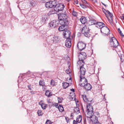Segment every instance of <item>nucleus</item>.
Returning a JSON list of instances; mask_svg holds the SVG:
<instances>
[{
    "label": "nucleus",
    "instance_id": "nucleus-9",
    "mask_svg": "<svg viewBox=\"0 0 124 124\" xmlns=\"http://www.w3.org/2000/svg\"><path fill=\"white\" fill-rule=\"evenodd\" d=\"M79 85L82 86H84L87 83V81L85 77L80 76Z\"/></svg>",
    "mask_w": 124,
    "mask_h": 124
},
{
    "label": "nucleus",
    "instance_id": "nucleus-28",
    "mask_svg": "<svg viewBox=\"0 0 124 124\" xmlns=\"http://www.w3.org/2000/svg\"><path fill=\"white\" fill-rule=\"evenodd\" d=\"M82 117L81 116H77L76 119L77 122L78 123H80L82 120Z\"/></svg>",
    "mask_w": 124,
    "mask_h": 124
},
{
    "label": "nucleus",
    "instance_id": "nucleus-55",
    "mask_svg": "<svg viewBox=\"0 0 124 124\" xmlns=\"http://www.w3.org/2000/svg\"><path fill=\"white\" fill-rule=\"evenodd\" d=\"M92 0L94 3L96 2H97L96 0Z\"/></svg>",
    "mask_w": 124,
    "mask_h": 124
},
{
    "label": "nucleus",
    "instance_id": "nucleus-54",
    "mask_svg": "<svg viewBox=\"0 0 124 124\" xmlns=\"http://www.w3.org/2000/svg\"><path fill=\"white\" fill-rule=\"evenodd\" d=\"M71 91L72 92H75V90L74 89H71Z\"/></svg>",
    "mask_w": 124,
    "mask_h": 124
},
{
    "label": "nucleus",
    "instance_id": "nucleus-23",
    "mask_svg": "<svg viewBox=\"0 0 124 124\" xmlns=\"http://www.w3.org/2000/svg\"><path fill=\"white\" fill-rule=\"evenodd\" d=\"M52 5L51 1L47 2H46L45 4L46 7L48 8H52Z\"/></svg>",
    "mask_w": 124,
    "mask_h": 124
},
{
    "label": "nucleus",
    "instance_id": "nucleus-24",
    "mask_svg": "<svg viewBox=\"0 0 124 124\" xmlns=\"http://www.w3.org/2000/svg\"><path fill=\"white\" fill-rule=\"evenodd\" d=\"M47 19V16H44L42 17L41 21V22L42 24H43L45 23V21Z\"/></svg>",
    "mask_w": 124,
    "mask_h": 124
},
{
    "label": "nucleus",
    "instance_id": "nucleus-8",
    "mask_svg": "<svg viewBox=\"0 0 124 124\" xmlns=\"http://www.w3.org/2000/svg\"><path fill=\"white\" fill-rule=\"evenodd\" d=\"M64 7V5L63 4H58L56 6L54 7V9L56 12H59L63 10Z\"/></svg>",
    "mask_w": 124,
    "mask_h": 124
},
{
    "label": "nucleus",
    "instance_id": "nucleus-13",
    "mask_svg": "<svg viewBox=\"0 0 124 124\" xmlns=\"http://www.w3.org/2000/svg\"><path fill=\"white\" fill-rule=\"evenodd\" d=\"M63 35L64 37L67 39H69V38L71 36V33L69 30H66L63 32Z\"/></svg>",
    "mask_w": 124,
    "mask_h": 124
},
{
    "label": "nucleus",
    "instance_id": "nucleus-26",
    "mask_svg": "<svg viewBox=\"0 0 124 124\" xmlns=\"http://www.w3.org/2000/svg\"><path fill=\"white\" fill-rule=\"evenodd\" d=\"M69 85V84L68 83L63 82L62 83V86L63 88L66 89L67 88Z\"/></svg>",
    "mask_w": 124,
    "mask_h": 124
},
{
    "label": "nucleus",
    "instance_id": "nucleus-58",
    "mask_svg": "<svg viewBox=\"0 0 124 124\" xmlns=\"http://www.w3.org/2000/svg\"><path fill=\"white\" fill-rule=\"evenodd\" d=\"M69 79H70V81H71V78H70Z\"/></svg>",
    "mask_w": 124,
    "mask_h": 124
},
{
    "label": "nucleus",
    "instance_id": "nucleus-31",
    "mask_svg": "<svg viewBox=\"0 0 124 124\" xmlns=\"http://www.w3.org/2000/svg\"><path fill=\"white\" fill-rule=\"evenodd\" d=\"M41 106L42 109H44L46 108L47 106V105L45 104H41Z\"/></svg>",
    "mask_w": 124,
    "mask_h": 124
},
{
    "label": "nucleus",
    "instance_id": "nucleus-48",
    "mask_svg": "<svg viewBox=\"0 0 124 124\" xmlns=\"http://www.w3.org/2000/svg\"><path fill=\"white\" fill-rule=\"evenodd\" d=\"M77 122H77V121L74 120H73V124H77Z\"/></svg>",
    "mask_w": 124,
    "mask_h": 124
},
{
    "label": "nucleus",
    "instance_id": "nucleus-59",
    "mask_svg": "<svg viewBox=\"0 0 124 124\" xmlns=\"http://www.w3.org/2000/svg\"><path fill=\"white\" fill-rule=\"evenodd\" d=\"M68 2H69L70 1V0H66Z\"/></svg>",
    "mask_w": 124,
    "mask_h": 124
},
{
    "label": "nucleus",
    "instance_id": "nucleus-22",
    "mask_svg": "<svg viewBox=\"0 0 124 124\" xmlns=\"http://www.w3.org/2000/svg\"><path fill=\"white\" fill-rule=\"evenodd\" d=\"M97 22L95 20L93 19H91L89 21V24L90 25H96Z\"/></svg>",
    "mask_w": 124,
    "mask_h": 124
},
{
    "label": "nucleus",
    "instance_id": "nucleus-29",
    "mask_svg": "<svg viewBox=\"0 0 124 124\" xmlns=\"http://www.w3.org/2000/svg\"><path fill=\"white\" fill-rule=\"evenodd\" d=\"M58 108L59 111L61 112H62L64 110L63 107L61 105H59Z\"/></svg>",
    "mask_w": 124,
    "mask_h": 124
},
{
    "label": "nucleus",
    "instance_id": "nucleus-45",
    "mask_svg": "<svg viewBox=\"0 0 124 124\" xmlns=\"http://www.w3.org/2000/svg\"><path fill=\"white\" fill-rule=\"evenodd\" d=\"M66 72L67 74H69L70 73V71L69 70H66Z\"/></svg>",
    "mask_w": 124,
    "mask_h": 124
},
{
    "label": "nucleus",
    "instance_id": "nucleus-52",
    "mask_svg": "<svg viewBox=\"0 0 124 124\" xmlns=\"http://www.w3.org/2000/svg\"><path fill=\"white\" fill-rule=\"evenodd\" d=\"M39 105H41V104H43L42 103V101H40V102H39Z\"/></svg>",
    "mask_w": 124,
    "mask_h": 124
},
{
    "label": "nucleus",
    "instance_id": "nucleus-60",
    "mask_svg": "<svg viewBox=\"0 0 124 124\" xmlns=\"http://www.w3.org/2000/svg\"><path fill=\"white\" fill-rule=\"evenodd\" d=\"M33 92H32V91H31V93H33Z\"/></svg>",
    "mask_w": 124,
    "mask_h": 124
},
{
    "label": "nucleus",
    "instance_id": "nucleus-51",
    "mask_svg": "<svg viewBox=\"0 0 124 124\" xmlns=\"http://www.w3.org/2000/svg\"><path fill=\"white\" fill-rule=\"evenodd\" d=\"M121 17L122 19L124 20V14L122 15Z\"/></svg>",
    "mask_w": 124,
    "mask_h": 124
},
{
    "label": "nucleus",
    "instance_id": "nucleus-50",
    "mask_svg": "<svg viewBox=\"0 0 124 124\" xmlns=\"http://www.w3.org/2000/svg\"><path fill=\"white\" fill-rule=\"evenodd\" d=\"M74 3L75 4H78V0H75L74 2Z\"/></svg>",
    "mask_w": 124,
    "mask_h": 124
},
{
    "label": "nucleus",
    "instance_id": "nucleus-53",
    "mask_svg": "<svg viewBox=\"0 0 124 124\" xmlns=\"http://www.w3.org/2000/svg\"><path fill=\"white\" fill-rule=\"evenodd\" d=\"M101 3L104 5V6L105 7H106L107 6V5H106V4H104L103 3H102V2H101Z\"/></svg>",
    "mask_w": 124,
    "mask_h": 124
},
{
    "label": "nucleus",
    "instance_id": "nucleus-57",
    "mask_svg": "<svg viewBox=\"0 0 124 124\" xmlns=\"http://www.w3.org/2000/svg\"><path fill=\"white\" fill-rule=\"evenodd\" d=\"M49 95H50V96H51L52 95V94H51V92H50V94H49Z\"/></svg>",
    "mask_w": 124,
    "mask_h": 124
},
{
    "label": "nucleus",
    "instance_id": "nucleus-20",
    "mask_svg": "<svg viewBox=\"0 0 124 124\" xmlns=\"http://www.w3.org/2000/svg\"><path fill=\"white\" fill-rule=\"evenodd\" d=\"M84 87L85 89L87 91H89L92 88V86L90 84L88 83Z\"/></svg>",
    "mask_w": 124,
    "mask_h": 124
},
{
    "label": "nucleus",
    "instance_id": "nucleus-36",
    "mask_svg": "<svg viewBox=\"0 0 124 124\" xmlns=\"http://www.w3.org/2000/svg\"><path fill=\"white\" fill-rule=\"evenodd\" d=\"M27 87L30 90H32L33 88V85H28Z\"/></svg>",
    "mask_w": 124,
    "mask_h": 124
},
{
    "label": "nucleus",
    "instance_id": "nucleus-7",
    "mask_svg": "<svg viewBox=\"0 0 124 124\" xmlns=\"http://www.w3.org/2000/svg\"><path fill=\"white\" fill-rule=\"evenodd\" d=\"M110 44L111 46L115 47H117L119 45L117 40L113 37H112L110 39Z\"/></svg>",
    "mask_w": 124,
    "mask_h": 124
},
{
    "label": "nucleus",
    "instance_id": "nucleus-27",
    "mask_svg": "<svg viewBox=\"0 0 124 124\" xmlns=\"http://www.w3.org/2000/svg\"><path fill=\"white\" fill-rule=\"evenodd\" d=\"M51 4L52 5V7H53L54 6H56L57 5V2L55 0H54L53 1H51Z\"/></svg>",
    "mask_w": 124,
    "mask_h": 124
},
{
    "label": "nucleus",
    "instance_id": "nucleus-14",
    "mask_svg": "<svg viewBox=\"0 0 124 124\" xmlns=\"http://www.w3.org/2000/svg\"><path fill=\"white\" fill-rule=\"evenodd\" d=\"M86 70L84 67H80V71L79 72V74L80 75V76L81 77H84L85 72Z\"/></svg>",
    "mask_w": 124,
    "mask_h": 124
},
{
    "label": "nucleus",
    "instance_id": "nucleus-1",
    "mask_svg": "<svg viewBox=\"0 0 124 124\" xmlns=\"http://www.w3.org/2000/svg\"><path fill=\"white\" fill-rule=\"evenodd\" d=\"M102 9L103 12L105 14L110 23H112L113 22L112 19V15L109 11H107L103 8H102Z\"/></svg>",
    "mask_w": 124,
    "mask_h": 124
},
{
    "label": "nucleus",
    "instance_id": "nucleus-41",
    "mask_svg": "<svg viewBox=\"0 0 124 124\" xmlns=\"http://www.w3.org/2000/svg\"><path fill=\"white\" fill-rule=\"evenodd\" d=\"M58 100L59 103H61L62 102V98L58 97Z\"/></svg>",
    "mask_w": 124,
    "mask_h": 124
},
{
    "label": "nucleus",
    "instance_id": "nucleus-16",
    "mask_svg": "<svg viewBox=\"0 0 124 124\" xmlns=\"http://www.w3.org/2000/svg\"><path fill=\"white\" fill-rule=\"evenodd\" d=\"M96 27L97 28L101 29L104 26V24L102 22H97L96 24Z\"/></svg>",
    "mask_w": 124,
    "mask_h": 124
},
{
    "label": "nucleus",
    "instance_id": "nucleus-25",
    "mask_svg": "<svg viewBox=\"0 0 124 124\" xmlns=\"http://www.w3.org/2000/svg\"><path fill=\"white\" fill-rule=\"evenodd\" d=\"M80 20L82 23L84 24L86 22L85 17L84 16H82L80 19Z\"/></svg>",
    "mask_w": 124,
    "mask_h": 124
},
{
    "label": "nucleus",
    "instance_id": "nucleus-47",
    "mask_svg": "<svg viewBox=\"0 0 124 124\" xmlns=\"http://www.w3.org/2000/svg\"><path fill=\"white\" fill-rule=\"evenodd\" d=\"M58 104L57 103H55L54 106L56 108H58Z\"/></svg>",
    "mask_w": 124,
    "mask_h": 124
},
{
    "label": "nucleus",
    "instance_id": "nucleus-38",
    "mask_svg": "<svg viewBox=\"0 0 124 124\" xmlns=\"http://www.w3.org/2000/svg\"><path fill=\"white\" fill-rule=\"evenodd\" d=\"M49 94H50V92L48 91H46L45 93L46 95L48 97H49L50 96V95H49Z\"/></svg>",
    "mask_w": 124,
    "mask_h": 124
},
{
    "label": "nucleus",
    "instance_id": "nucleus-15",
    "mask_svg": "<svg viewBox=\"0 0 124 124\" xmlns=\"http://www.w3.org/2000/svg\"><path fill=\"white\" fill-rule=\"evenodd\" d=\"M58 25V24L56 23V20L52 21L49 23V25L50 27L52 28L56 27Z\"/></svg>",
    "mask_w": 124,
    "mask_h": 124
},
{
    "label": "nucleus",
    "instance_id": "nucleus-49",
    "mask_svg": "<svg viewBox=\"0 0 124 124\" xmlns=\"http://www.w3.org/2000/svg\"><path fill=\"white\" fill-rule=\"evenodd\" d=\"M65 119H66V122L68 123V122L69 121V119L68 118V117H65Z\"/></svg>",
    "mask_w": 124,
    "mask_h": 124
},
{
    "label": "nucleus",
    "instance_id": "nucleus-44",
    "mask_svg": "<svg viewBox=\"0 0 124 124\" xmlns=\"http://www.w3.org/2000/svg\"><path fill=\"white\" fill-rule=\"evenodd\" d=\"M46 124H51V122L49 120H47L46 123Z\"/></svg>",
    "mask_w": 124,
    "mask_h": 124
},
{
    "label": "nucleus",
    "instance_id": "nucleus-18",
    "mask_svg": "<svg viewBox=\"0 0 124 124\" xmlns=\"http://www.w3.org/2000/svg\"><path fill=\"white\" fill-rule=\"evenodd\" d=\"M84 60H80L78 61L77 62V66L79 67H83L84 66Z\"/></svg>",
    "mask_w": 124,
    "mask_h": 124
},
{
    "label": "nucleus",
    "instance_id": "nucleus-11",
    "mask_svg": "<svg viewBox=\"0 0 124 124\" xmlns=\"http://www.w3.org/2000/svg\"><path fill=\"white\" fill-rule=\"evenodd\" d=\"M101 31L102 33H103L107 35L109 34L110 31L109 29L106 26H104L101 29Z\"/></svg>",
    "mask_w": 124,
    "mask_h": 124
},
{
    "label": "nucleus",
    "instance_id": "nucleus-5",
    "mask_svg": "<svg viewBox=\"0 0 124 124\" xmlns=\"http://www.w3.org/2000/svg\"><path fill=\"white\" fill-rule=\"evenodd\" d=\"M63 24H60L61 25L58 28V30L60 31H62L67 30L68 28V25L69 23L68 22L65 21Z\"/></svg>",
    "mask_w": 124,
    "mask_h": 124
},
{
    "label": "nucleus",
    "instance_id": "nucleus-34",
    "mask_svg": "<svg viewBox=\"0 0 124 124\" xmlns=\"http://www.w3.org/2000/svg\"><path fill=\"white\" fill-rule=\"evenodd\" d=\"M78 12L76 11L73 10L72 12V14L74 16H77L78 15Z\"/></svg>",
    "mask_w": 124,
    "mask_h": 124
},
{
    "label": "nucleus",
    "instance_id": "nucleus-43",
    "mask_svg": "<svg viewBox=\"0 0 124 124\" xmlns=\"http://www.w3.org/2000/svg\"><path fill=\"white\" fill-rule=\"evenodd\" d=\"M80 5L83 8H86V7L84 4H81L80 3H79Z\"/></svg>",
    "mask_w": 124,
    "mask_h": 124
},
{
    "label": "nucleus",
    "instance_id": "nucleus-33",
    "mask_svg": "<svg viewBox=\"0 0 124 124\" xmlns=\"http://www.w3.org/2000/svg\"><path fill=\"white\" fill-rule=\"evenodd\" d=\"M37 113L39 116H42L43 114V113L40 110H38L37 112Z\"/></svg>",
    "mask_w": 124,
    "mask_h": 124
},
{
    "label": "nucleus",
    "instance_id": "nucleus-12",
    "mask_svg": "<svg viewBox=\"0 0 124 124\" xmlns=\"http://www.w3.org/2000/svg\"><path fill=\"white\" fill-rule=\"evenodd\" d=\"M86 54L85 53L81 52L79 54L78 58L79 60H84L86 58Z\"/></svg>",
    "mask_w": 124,
    "mask_h": 124
},
{
    "label": "nucleus",
    "instance_id": "nucleus-2",
    "mask_svg": "<svg viewBox=\"0 0 124 124\" xmlns=\"http://www.w3.org/2000/svg\"><path fill=\"white\" fill-rule=\"evenodd\" d=\"M58 19L60 24H63L65 21H69L67 19V16L66 13H62L58 15Z\"/></svg>",
    "mask_w": 124,
    "mask_h": 124
},
{
    "label": "nucleus",
    "instance_id": "nucleus-10",
    "mask_svg": "<svg viewBox=\"0 0 124 124\" xmlns=\"http://www.w3.org/2000/svg\"><path fill=\"white\" fill-rule=\"evenodd\" d=\"M86 44L81 42H79L77 45V47L80 51L84 49L86 47Z\"/></svg>",
    "mask_w": 124,
    "mask_h": 124
},
{
    "label": "nucleus",
    "instance_id": "nucleus-6",
    "mask_svg": "<svg viewBox=\"0 0 124 124\" xmlns=\"http://www.w3.org/2000/svg\"><path fill=\"white\" fill-rule=\"evenodd\" d=\"M89 28L87 26L85 25L82 30V33L86 37L89 36Z\"/></svg>",
    "mask_w": 124,
    "mask_h": 124
},
{
    "label": "nucleus",
    "instance_id": "nucleus-17",
    "mask_svg": "<svg viewBox=\"0 0 124 124\" xmlns=\"http://www.w3.org/2000/svg\"><path fill=\"white\" fill-rule=\"evenodd\" d=\"M71 40L70 39H67L66 41L65 45L68 48H70L71 46Z\"/></svg>",
    "mask_w": 124,
    "mask_h": 124
},
{
    "label": "nucleus",
    "instance_id": "nucleus-40",
    "mask_svg": "<svg viewBox=\"0 0 124 124\" xmlns=\"http://www.w3.org/2000/svg\"><path fill=\"white\" fill-rule=\"evenodd\" d=\"M95 122H91L93 124H101L100 122H99L98 120H95Z\"/></svg>",
    "mask_w": 124,
    "mask_h": 124
},
{
    "label": "nucleus",
    "instance_id": "nucleus-42",
    "mask_svg": "<svg viewBox=\"0 0 124 124\" xmlns=\"http://www.w3.org/2000/svg\"><path fill=\"white\" fill-rule=\"evenodd\" d=\"M54 81L53 80H51V82L50 85H51L54 86L55 85Z\"/></svg>",
    "mask_w": 124,
    "mask_h": 124
},
{
    "label": "nucleus",
    "instance_id": "nucleus-19",
    "mask_svg": "<svg viewBox=\"0 0 124 124\" xmlns=\"http://www.w3.org/2000/svg\"><path fill=\"white\" fill-rule=\"evenodd\" d=\"M51 39L52 42H57L59 40V38L58 37L54 36L52 37Z\"/></svg>",
    "mask_w": 124,
    "mask_h": 124
},
{
    "label": "nucleus",
    "instance_id": "nucleus-4",
    "mask_svg": "<svg viewBox=\"0 0 124 124\" xmlns=\"http://www.w3.org/2000/svg\"><path fill=\"white\" fill-rule=\"evenodd\" d=\"M87 117L88 118L91 117V116H92V115L93 114V107L92 105L90 104L87 105Z\"/></svg>",
    "mask_w": 124,
    "mask_h": 124
},
{
    "label": "nucleus",
    "instance_id": "nucleus-39",
    "mask_svg": "<svg viewBox=\"0 0 124 124\" xmlns=\"http://www.w3.org/2000/svg\"><path fill=\"white\" fill-rule=\"evenodd\" d=\"M118 30L119 33H120L121 36L123 37L124 36V35L122 33V31H121L120 29V28H118Z\"/></svg>",
    "mask_w": 124,
    "mask_h": 124
},
{
    "label": "nucleus",
    "instance_id": "nucleus-30",
    "mask_svg": "<svg viewBox=\"0 0 124 124\" xmlns=\"http://www.w3.org/2000/svg\"><path fill=\"white\" fill-rule=\"evenodd\" d=\"M74 112L78 113L80 112V110L78 108L76 107L74 109Z\"/></svg>",
    "mask_w": 124,
    "mask_h": 124
},
{
    "label": "nucleus",
    "instance_id": "nucleus-46",
    "mask_svg": "<svg viewBox=\"0 0 124 124\" xmlns=\"http://www.w3.org/2000/svg\"><path fill=\"white\" fill-rule=\"evenodd\" d=\"M82 2L84 4H86L87 3V2L85 0H81Z\"/></svg>",
    "mask_w": 124,
    "mask_h": 124
},
{
    "label": "nucleus",
    "instance_id": "nucleus-35",
    "mask_svg": "<svg viewBox=\"0 0 124 124\" xmlns=\"http://www.w3.org/2000/svg\"><path fill=\"white\" fill-rule=\"evenodd\" d=\"M39 85H41L42 86H43L45 85V83L43 81L40 80L39 82Z\"/></svg>",
    "mask_w": 124,
    "mask_h": 124
},
{
    "label": "nucleus",
    "instance_id": "nucleus-37",
    "mask_svg": "<svg viewBox=\"0 0 124 124\" xmlns=\"http://www.w3.org/2000/svg\"><path fill=\"white\" fill-rule=\"evenodd\" d=\"M36 3L34 1L32 0L30 4L32 6H34L35 5Z\"/></svg>",
    "mask_w": 124,
    "mask_h": 124
},
{
    "label": "nucleus",
    "instance_id": "nucleus-21",
    "mask_svg": "<svg viewBox=\"0 0 124 124\" xmlns=\"http://www.w3.org/2000/svg\"><path fill=\"white\" fill-rule=\"evenodd\" d=\"M82 97L84 100V101L88 103H90L91 102V101H89L85 95H82Z\"/></svg>",
    "mask_w": 124,
    "mask_h": 124
},
{
    "label": "nucleus",
    "instance_id": "nucleus-56",
    "mask_svg": "<svg viewBox=\"0 0 124 124\" xmlns=\"http://www.w3.org/2000/svg\"><path fill=\"white\" fill-rule=\"evenodd\" d=\"M47 102L48 103H50L51 102L50 101V100H47Z\"/></svg>",
    "mask_w": 124,
    "mask_h": 124
},
{
    "label": "nucleus",
    "instance_id": "nucleus-3",
    "mask_svg": "<svg viewBox=\"0 0 124 124\" xmlns=\"http://www.w3.org/2000/svg\"><path fill=\"white\" fill-rule=\"evenodd\" d=\"M100 116L98 112H96L93 113V114H92L91 117L87 118L88 120H90V122H95V120H98L97 118Z\"/></svg>",
    "mask_w": 124,
    "mask_h": 124
},
{
    "label": "nucleus",
    "instance_id": "nucleus-32",
    "mask_svg": "<svg viewBox=\"0 0 124 124\" xmlns=\"http://www.w3.org/2000/svg\"><path fill=\"white\" fill-rule=\"evenodd\" d=\"M120 59L122 62L124 61V55L123 54H120Z\"/></svg>",
    "mask_w": 124,
    "mask_h": 124
}]
</instances>
